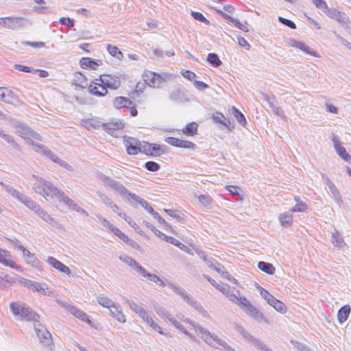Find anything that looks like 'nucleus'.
I'll list each match as a JSON object with an SVG mask.
<instances>
[{"label": "nucleus", "mask_w": 351, "mask_h": 351, "mask_svg": "<svg viewBox=\"0 0 351 351\" xmlns=\"http://www.w3.org/2000/svg\"><path fill=\"white\" fill-rule=\"evenodd\" d=\"M151 143L147 142L140 143L139 144V149L140 152H142L147 156H152V153H151Z\"/></svg>", "instance_id": "obj_56"}, {"label": "nucleus", "mask_w": 351, "mask_h": 351, "mask_svg": "<svg viewBox=\"0 0 351 351\" xmlns=\"http://www.w3.org/2000/svg\"><path fill=\"white\" fill-rule=\"evenodd\" d=\"M101 180L107 184L109 187L119 193L121 197L123 198L126 197L129 190L126 189L123 184L104 174L101 175Z\"/></svg>", "instance_id": "obj_8"}, {"label": "nucleus", "mask_w": 351, "mask_h": 351, "mask_svg": "<svg viewBox=\"0 0 351 351\" xmlns=\"http://www.w3.org/2000/svg\"><path fill=\"white\" fill-rule=\"evenodd\" d=\"M10 308L14 316L21 321L32 322L34 324L40 319V315L34 312L27 304L20 302H13Z\"/></svg>", "instance_id": "obj_4"}, {"label": "nucleus", "mask_w": 351, "mask_h": 351, "mask_svg": "<svg viewBox=\"0 0 351 351\" xmlns=\"http://www.w3.org/2000/svg\"><path fill=\"white\" fill-rule=\"evenodd\" d=\"M47 263L55 269H58L59 271L70 276L71 274L70 269L66 265L59 261L58 259L53 256H49L47 258Z\"/></svg>", "instance_id": "obj_20"}, {"label": "nucleus", "mask_w": 351, "mask_h": 351, "mask_svg": "<svg viewBox=\"0 0 351 351\" xmlns=\"http://www.w3.org/2000/svg\"><path fill=\"white\" fill-rule=\"evenodd\" d=\"M226 189L230 192L232 197L237 200H242L241 189L239 186L227 185Z\"/></svg>", "instance_id": "obj_41"}, {"label": "nucleus", "mask_w": 351, "mask_h": 351, "mask_svg": "<svg viewBox=\"0 0 351 351\" xmlns=\"http://www.w3.org/2000/svg\"><path fill=\"white\" fill-rule=\"evenodd\" d=\"M69 311L72 315L82 321L85 322L90 325L91 324V320L90 319L89 316L82 310L75 306H71L69 307Z\"/></svg>", "instance_id": "obj_31"}, {"label": "nucleus", "mask_w": 351, "mask_h": 351, "mask_svg": "<svg viewBox=\"0 0 351 351\" xmlns=\"http://www.w3.org/2000/svg\"><path fill=\"white\" fill-rule=\"evenodd\" d=\"M109 309L110 315L120 323L125 322V317L122 312L121 306L114 303Z\"/></svg>", "instance_id": "obj_24"}, {"label": "nucleus", "mask_w": 351, "mask_h": 351, "mask_svg": "<svg viewBox=\"0 0 351 351\" xmlns=\"http://www.w3.org/2000/svg\"><path fill=\"white\" fill-rule=\"evenodd\" d=\"M19 249L23 252V256L27 263L32 264L34 266L36 265L38 261L33 254L23 245H19Z\"/></svg>", "instance_id": "obj_34"}, {"label": "nucleus", "mask_w": 351, "mask_h": 351, "mask_svg": "<svg viewBox=\"0 0 351 351\" xmlns=\"http://www.w3.org/2000/svg\"><path fill=\"white\" fill-rule=\"evenodd\" d=\"M331 242L335 247L339 248H343L346 245L343 238L337 230L332 232Z\"/></svg>", "instance_id": "obj_38"}, {"label": "nucleus", "mask_w": 351, "mask_h": 351, "mask_svg": "<svg viewBox=\"0 0 351 351\" xmlns=\"http://www.w3.org/2000/svg\"><path fill=\"white\" fill-rule=\"evenodd\" d=\"M112 233L114 234H115L117 237H118L120 239H121L125 243H126V242L130 241V238L117 228H114L112 230Z\"/></svg>", "instance_id": "obj_60"}, {"label": "nucleus", "mask_w": 351, "mask_h": 351, "mask_svg": "<svg viewBox=\"0 0 351 351\" xmlns=\"http://www.w3.org/2000/svg\"><path fill=\"white\" fill-rule=\"evenodd\" d=\"M34 328L40 342L45 346H50L52 343L51 335L45 326L38 320L34 324Z\"/></svg>", "instance_id": "obj_6"}, {"label": "nucleus", "mask_w": 351, "mask_h": 351, "mask_svg": "<svg viewBox=\"0 0 351 351\" xmlns=\"http://www.w3.org/2000/svg\"><path fill=\"white\" fill-rule=\"evenodd\" d=\"M191 16L194 19L202 22L206 25L210 23L209 21L201 12L192 11Z\"/></svg>", "instance_id": "obj_58"}, {"label": "nucleus", "mask_w": 351, "mask_h": 351, "mask_svg": "<svg viewBox=\"0 0 351 351\" xmlns=\"http://www.w3.org/2000/svg\"><path fill=\"white\" fill-rule=\"evenodd\" d=\"M183 322L191 325L195 332H198L201 335V338L210 346L222 350L236 351L234 348L229 346L225 341L211 333L209 330L202 327L198 324L192 322L188 318L184 319Z\"/></svg>", "instance_id": "obj_2"}, {"label": "nucleus", "mask_w": 351, "mask_h": 351, "mask_svg": "<svg viewBox=\"0 0 351 351\" xmlns=\"http://www.w3.org/2000/svg\"><path fill=\"white\" fill-rule=\"evenodd\" d=\"M101 180L107 184L109 187L119 193L121 197L123 198L126 197L129 190L126 189L123 184L104 174L101 175Z\"/></svg>", "instance_id": "obj_10"}, {"label": "nucleus", "mask_w": 351, "mask_h": 351, "mask_svg": "<svg viewBox=\"0 0 351 351\" xmlns=\"http://www.w3.org/2000/svg\"><path fill=\"white\" fill-rule=\"evenodd\" d=\"M278 21L282 24H283L284 25H285L287 27H289L291 29H296V25L295 24V23L293 21H291L290 19L284 18L282 16H279L278 17Z\"/></svg>", "instance_id": "obj_59"}, {"label": "nucleus", "mask_w": 351, "mask_h": 351, "mask_svg": "<svg viewBox=\"0 0 351 351\" xmlns=\"http://www.w3.org/2000/svg\"><path fill=\"white\" fill-rule=\"evenodd\" d=\"M330 140L333 143V147L337 155L344 161L351 163V155H350L346 148L342 145L339 137L332 133L330 136Z\"/></svg>", "instance_id": "obj_7"}, {"label": "nucleus", "mask_w": 351, "mask_h": 351, "mask_svg": "<svg viewBox=\"0 0 351 351\" xmlns=\"http://www.w3.org/2000/svg\"><path fill=\"white\" fill-rule=\"evenodd\" d=\"M34 291H36L46 295H50V294L51 293V291L49 290V288L45 284H40L38 282L37 283Z\"/></svg>", "instance_id": "obj_55"}, {"label": "nucleus", "mask_w": 351, "mask_h": 351, "mask_svg": "<svg viewBox=\"0 0 351 351\" xmlns=\"http://www.w3.org/2000/svg\"><path fill=\"white\" fill-rule=\"evenodd\" d=\"M239 306L247 315L252 317L256 321H263L265 322H267L264 315L257 308L252 305L245 297H243V302Z\"/></svg>", "instance_id": "obj_5"}, {"label": "nucleus", "mask_w": 351, "mask_h": 351, "mask_svg": "<svg viewBox=\"0 0 351 351\" xmlns=\"http://www.w3.org/2000/svg\"><path fill=\"white\" fill-rule=\"evenodd\" d=\"M119 259L122 261L124 263L134 268V266L136 265L137 262L130 256H120Z\"/></svg>", "instance_id": "obj_63"}, {"label": "nucleus", "mask_w": 351, "mask_h": 351, "mask_svg": "<svg viewBox=\"0 0 351 351\" xmlns=\"http://www.w3.org/2000/svg\"><path fill=\"white\" fill-rule=\"evenodd\" d=\"M287 44L292 47L300 49L307 54H312L308 47H307L304 43L302 42L298 41L293 38H289Z\"/></svg>", "instance_id": "obj_36"}, {"label": "nucleus", "mask_w": 351, "mask_h": 351, "mask_svg": "<svg viewBox=\"0 0 351 351\" xmlns=\"http://www.w3.org/2000/svg\"><path fill=\"white\" fill-rule=\"evenodd\" d=\"M257 267L261 271L269 275L274 274L276 271L275 267L271 263L265 261H259Z\"/></svg>", "instance_id": "obj_37"}, {"label": "nucleus", "mask_w": 351, "mask_h": 351, "mask_svg": "<svg viewBox=\"0 0 351 351\" xmlns=\"http://www.w3.org/2000/svg\"><path fill=\"white\" fill-rule=\"evenodd\" d=\"M219 291L226 295V296L232 302L237 304L238 306L241 305L243 302V298L244 296H240L234 293L233 291L230 289V287L228 285V287L219 288Z\"/></svg>", "instance_id": "obj_17"}, {"label": "nucleus", "mask_w": 351, "mask_h": 351, "mask_svg": "<svg viewBox=\"0 0 351 351\" xmlns=\"http://www.w3.org/2000/svg\"><path fill=\"white\" fill-rule=\"evenodd\" d=\"M351 311L350 305L346 304L341 307L337 313V319L340 324L344 323L348 318Z\"/></svg>", "instance_id": "obj_33"}, {"label": "nucleus", "mask_w": 351, "mask_h": 351, "mask_svg": "<svg viewBox=\"0 0 351 351\" xmlns=\"http://www.w3.org/2000/svg\"><path fill=\"white\" fill-rule=\"evenodd\" d=\"M169 99L175 103H185L189 101L184 92L180 88H177L171 92L169 95Z\"/></svg>", "instance_id": "obj_22"}, {"label": "nucleus", "mask_w": 351, "mask_h": 351, "mask_svg": "<svg viewBox=\"0 0 351 351\" xmlns=\"http://www.w3.org/2000/svg\"><path fill=\"white\" fill-rule=\"evenodd\" d=\"M326 14L328 17L337 21L341 26L346 28L348 27L350 19L346 13L335 8H328Z\"/></svg>", "instance_id": "obj_12"}, {"label": "nucleus", "mask_w": 351, "mask_h": 351, "mask_svg": "<svg viewBox=\"0 0 351 351\" xmlns=\"http://www.w3.org/2000/svg\"><path fill=\"white\" fill-rule=\"evenodd\" d=\"M58 201L60 203H62L64 205L68 206L69 208H73L76 212H78L86 217L88 216V213L84 208H82L80 206L77 205L73 200L70 199L64 193H63L62 195H60V198Z\"/></svg>", "instance_id": "obj_15"}, {"label": "nucleus", "mask_w": 351, "mask_h": 351, "mask_svg": "<svg viewBox=\"0 0 351 351\" xmlns=\"http://www.w3.org/2000/svg\"><path fill=\"white\" fill-rule=\"evenodd\" d=\"M32 178L36 180L33 185V189L36 193L41 195L47 201H50L51 198L53 197L56 198L58 201L60 199V195L63 194V191L39 176L32 175Z\"/></svg>", "instance_id": "obj_3"}, {"label": "nucleus", "mask_w": 351, "mask_h": 351, "mask_svg": "<svg viewBox=\"0 0 351 351\" xmlns=\"http://www.w3.org/2000/svg\"><path fill=\"white\" fill-rule=\"evenodd\" d=\"M295 200L298 202L296 205L290 209L291 213H296V212H304L307 208V205L302 202H299V197H295Z\"/></svg>", "instance_id": "obj_51"}, {"label": "nucleus", "mask_w": 351, "mask_h": 351, "mask_svg": "<svg viewBox=\"0 0 351 351\" xmlns=\"http://www.w3.org/2000/svg\"><path fill=\"white\" fill-rule=\"evenodd\" d=\"M123 123L119 120L112 121L108 123H104L103 129L108 134H113L115 130L123 128Z\"/></svg>", "instance_id": "obj_28"}, {"label": "nucleus", "mask_w": 351, "mask_h": 351, "mask_svg": "<svg viewBox=\"0 0 351 351\" xmlns=\"http://www.w3.org/2000/svg\"><path fill=\"white\" fill-rule=\"evenodd\" d=\"M14 280L8 274L0 275V289H4L8 288Z\"/></svg>", "instance_id": "obj_46"}, {"label": "nucleus", "mask_w": 351, "mask_h": 351, "mask_svg": "<svg viewBox=\"0 0 351 351\" xmlns=\"http://www.w3.org/2000/svg\"><path fill=\"white\" fill-rule=\"evenodd\" d=\"M293 217L291 213H283L279 215L278 220L282 226L284 228H289L293 223Z\"/></svg>", "instance_id": "obj_35"}, {"label": "nucleus", "mask_w": 351, "mask_h": 351, "mask_svg": "<svg viewBox=\"0 0 351 351\" xmlns=\"http://www.w3.org/2000/svg\"><path fill=\"white\" fill-rule=\"evenodd\" d=\"M154 310L156 313L161 317L165 322H169L171 325L177 329H183V326L177 321L173 315L164 307L156 304L154 305Z\"/></svg>", "instance_id": "obj_11"}, {"label": "nucleus", "mask_w": 351, "mask_h": 351, "mask_svg": "<svg viewBox=\"0 0 351 351\" xmlns=\"http://www.w3.org/2000/svg\"><path fill=\"white\" fill-rule=\"evenodd\" d=\"M101 180L107 184L109 187L119 193L121 197L123 198L126 197L129 190L126 189L123 184L104 174L101 175Z\"/></svg>", "instance_id": "obj_9"}, {"label": "nucleus", "mask_w": 351, "mask_h": 351, "mask_svg": "<svg viewBox=\"0 0 351 351\" xmlns=\"http://www.w3.org/2000/svg\"><path fill=\"white\" fill-rule=\"evenodd\" d=\"M0 99L10 104H13L17 98L14 92L5 87H0Z\"/></svg>", "instance_id": "obj_18"}, {"label": "nucleus", "mask_w": 351, "mask_h": 351, "mask_svg": "<svg viewBox=\"0 0 351 351\" xmlns=\"http://www.w3.org/2000/svg\"><path fill=\"white\" fill-rule=\"evenodd\" d=\"M82 125L88 130H98L103 128L104 122L99 119H87L82 121Z\"/></svg>", "instance_id": "obj_25"}, {"label": "nucleus", "mask_w": 351, "mask_h": 351, "mask_svg": "<svg viewBox=\"0 0 351 351\" xmlns=\"http://www.w3.org/2000/svg\"><path fill=\"white\" fill-rule=\"evenodd\" d=\"M167 75L165 77L154 72L148 71L144 75L145 82L151 87L159 88L166 80Z\"/></svg>", "instance_id": "obj_13"}, {"label": "nucleus", "mask_w": 351, "mask_h": 351, "mask_svg": "<svg viewBox=\"0 0 351 351\" xmlns=\"http://www.w3.org/2000/svg\"><path fill=\"white\" fill-rule=\"evenodd\" d=\"M124 199L131 204L134 202L138 204H141V203L145 204V200L144 199L129 191L128 193H127L126 197H124Z\"/></svg>", "instance_id": "obj_44"}, {"label": "nucleus", "mask_w": 351, "mask_h": 351, "mask_svg": "<svg viewBox=\"0 0 351 351\" xmlns=\"http://www.w3.org/2000/svg\"><path fill=\"white\" fill-rule=\"evenodd\" d=\"M144 167L149 171L156 172L160 169V166L154 161H148L145 163Z\"/></svg>", "instance_id": "obj_54"}, {"label": "nucleus", "mask_w": 351, "mask_h": 351, "mask_svg": "<svg viewBox=\"0 0 351 351\" xmlns=\"http://www.w3.org/2000/svg\"><path fill=\"white\" fill-rule=\"evenodd\" d=\"M141 142L135 138L128 137L125 140V146L126 147L127 153L129 155H136L140 152L139 144Z\"/></svg>", "instance_id": "obj_16"}, {"label": "nucleus", "mask_w": 351, "mask_h": 351, "mask_svg": "<svg viewBox=\"0 0 351 351\" xmlns=\"http://www.w3.org/2000/svg\"><path fill=\"white\" fill-rule=\"evenodd\" d=\"M232 114L235 117L237 121L243 126L247 123L244 114L235 106H232L231 109Z\"/></svg>", "instance_id": "obj_42"}, {"label": "nucleus", "mask_w": 351, "mask_h": 351, "mask_svg": "<svg viewBox=\"0 0 351 351\" xmlns=\"http://www.w3.org/2000/svg\"><path fill=\"white\" fill-rule=\"evenodd\" d=\"M113 105L117 108H128L134 106V102L125 97H117L113 101Z\"/></svg>", "instance_id": "obj_32"}, {"label": "nucleus", "mask_w": 351, "mask_h": 351, "mask_svg": "<svg viewBox=\"0 0 351 351\" xmlns=\"http://www.w3.org/2000/svg\"><path fill=\"white\" fill-rule=\"evenodd\" d=\"M167 242L179 247L180 250H183L185 252L190 253V248L187 245L181 243L180 241L175 239L173 237L169 236V238H167Z\"/></svg>", "instance_id": "obj_45"}, {"label": "nucleus", "mask_w": 351, "mask_h": 351, "mask_svg": "<svg viewBox=\"0 0 351 351\" xmlns=\"http://www.w3.org/2000/svg\"><path fill=\"white\" fill-rule=\"evenodd\" d=\"M16 127L17 132L23 138L29 137L32 132V130L24 123H19Z\"/></svg>", "instance_id": "obj_40"}, {"label": "nucleus", "mask_w": 351, "mask_h": 351, "mask_svg": "<svg viewBox=\"0 0 351 351\" xmlns=\"http://www.w3.org/2000/svg\"><path fill=\"white\" fill-rule=\"evenodd\" d=\"M22 203L24 204L29 209L34 212L35 214L37 213V211L39 210L40 208L36 202L27 196H26V199L23 200Z\"/></svg>", "instance_id": "obj_47"}, {"label": "nucleus", "mask_w": 351, "mask_h": 351, "mask_svg": "<svg viewBox=\"0 0 351 351\" xmlns=\"http://www.w3.org/2000/svg\"><path fill=\"white\" fill-rule=\"evenodd\" d=\"M36 215L46 222L50 223H53L56 222V220L45 210H44L41 207L40 208L39 210L37 211V213Z\"/></svg>", "instance_id": "obj_48"}, {"label": "nucleus", "mask_w": 351, "mask_h": 351, "mask_svg": "<svg viewBox=\"0 0 351 351\" xmlns=\"http://www.w3.org/2000/svg\"><path fill=\"white\" fill-rule=\"evenodd\" d=\"M10 255L9 254L8 252L0 249V262L5 266H8L11 268H14L18 271H22L21 266L16 265L15 263V262H14L13 261L7 259V257H10Z\"/></svg>", "instance_id": "obj_23"}, {"label": "nucleus", "mask_w": 351, "mask_h": 351, "mask_svg": "<svg viewBox=\"0 0 351 351\" xmlns=\"http://www.w3.org/2000/svg\"><path fill=\"white\" fill-rule=\"evenodd\" d=\"M97 302L104 307L110 308L114 302L107 297L99 295L97 297Z\"/></svg>", "instance_id": "obj_50"}, {"label": "nucleus", "mask_w": 351, "mask_h": 351, "mask_svg": "<svg viewBox=\"0 0 351 351\" xmlns=\"http://www.w3.org/2000/svg\"><path fill=\"white\" fill-rule=\"evenodd\" d=\"M121 86L119 77L112 75H100L89 85V93L97 97H104L108 93V88L117 90Z\"/></svg>", "instance_id": "obj_1"}, {"label": "nucleus", "mask_w": 351, "mask_h": 351, "mask_svg": "<svg viewBox=\"0 0 351 351\" xmlns=\"http://www.w3.org/2000/svg\"><path fill=\"white\" fill-rule=\"evenodd\" d=\"M265 99L267 100L269 107L271 108L272 111L278 116H282L284 114V112L282 109L277 106H276L274 102L267 97L265 96Z\"/></svg>", "instance_id": "obj_53"}, {"label": "nucleus", "mask_w": 351, "mask_h": 351, "mask_svg": "<svg viewBox=\"0 0 351 351\" xmlns=\"http://www.w3.org/2000/svg\"><path fill=\"white\" fill-rule=\"evenodd\" d=\"M107 50L112 56L117 58L119 60L123 58L122 52L116 46L108 44L107 45Z\"/></svg>", "instance_id": "obj_49"}, {"label": "nucleus", "mask_w": 351, "mask_h": 351, "mask_svg": "<svg viewBox=\"0 0 351 351\" xmlns=\"http://www.w3.org/2000/svg\"><path fill=\"white\" fill-rule=\"evenodd\" d=\"M165 141L176 147L187 148L194 149L196 147L195 144L188 141L182 140L178 138L168 136L165 138Z\"/></svg>", "instance_id": "obj_14"}, {"label": "nucleus", "mask_w": 351, "mask_h": 351, "mask_svg": "<svg viewBox=\"0 0 351 351\" xmlns=\"http://www.w3.org/2000/svg\"><path fill=\"white\" fill-rule=\"evenodd\" d=\"M147 278L151 282H153L156 284H158L160 285V287H164L166 285H167V280L164 281V280H161L158 276H157L156 275H155L154 274L149 273V274L148 275Z\"/></svg>", "instance_id": "obj_52"}, {"label": "nucleus", "mask_w": 351, "mask_h": 351, "mask_svg": "<svg viewBox=\"0 0 351 351\" xmlns=\"http://www.w3.org/2000/svg\"><path fill=\"white\" fill-rule=\"evenodd\" d=\"M97 217L99 219L102 226L106 228H108L112 232V230L114 228H116L115 226H114L112 223H110L108 220L104 218L101 215H97Z\"/></svg>", "instance_id": "obj_61"}, {"label": "nucleus", "mask_w": 351, "mask_h": 351, "mask_svg": "<svg viewBox=\"0 0 351 351\" xmlns=\"http://www.w3.org/2000/svg\"><path fill=\"white\" fill-rule=\"evenodd\" d=\"M8 28L15 29L26 25L27 20L23 17H8Z\"/></svg>", "instance_id": "obj_27"}, {"label": "nucleus", "mask_w": 351, "mask_h": 351, "mask_svg": "<svg viewBox=\"0 0 351 351\" xmlns=\"http://www.w3.org/2000/svg\"><path fill=\"white\" fill-rule=\"evenodd\" d=\"M59 22L63 25H65L67 27H73L75 25L74 23V20L73 19H71L69 17H61L60 19H59Z\"/></svg>", "instance_id": "obj_64"}, {"label": "nucleus", "mask_w": 351, "mask_h": 351, "mask_svg": "<svg viewBox=\"0 0 351 351\" xmlns=\"http://www.w3.org/2000/svg\"><path fill=\"white\" fill-rule=\"evenodd\" d=\"M134 269L140 276L147 278L148 275L149 274V272H148L143 266H141L138 262L136 265L134 266Z\"/></svg>", "instance_id": "obj_62"}, {"label": "nucleus", "mask_w": 351, "mask_h": 351, "mask_svg": "<svg viewBox=\"0 0 351 351\" xmlns=\"http://www.w3.org/2000/svg\"><path fill=\"white\" fill-rule=\"evenodd\" d=\"M186 302L191 305L197 311H198L203 317L206 318L209 317V313H208V311L206 309H204L202 304L195 299H194L192 296H191L189 298V300H188Z\"/></svg>", "instance_id": "obj_29"}, {"label": "nucleus", "mask_w": 351, "mask_h": 351, "mask_svg": "<svg viewBox=\"0 0 351 351\" xmlns=\"http://www.w3.org/2000/svg\"><path fill=\"white\" fill-rule=\"evenodd\" d=\"M167 286L176 294L180 295L184 302H186L188 300H189V298L191 295H189L182 287L177 286L168 280H167Z\"/></svg>", "instance_id": "obj_30"}, {"label": "nucleus", "mask_w": 351, "mask_h": 351, "mask_svg": "<svg viewBox=\"0 0 351 351\" xmlns=\"http://www.w3.org/2000/svg\"><path fill=\"white\" fill-rule=\"evenodd\" d=\"M0 184L9 194H10L14 198L17 199L21 202H23V200L26 199V195L24 193H20L19 191L14 189L12 186L6 184L3 182H1Z\"/></svg>", "instance_id": "obj_26"}, {"label": "nucleus", "mask_w": 351, "mask_h": 351, "mask_svg": "<svg viewBox=\"0 0 351 351\" xmlns=\"http://www.w3.org/2000/svg\"><path fill=\"white\" fill-rule=\"evenodd\" d=\"M80 64L83 69L96 70L102 64V62L99 60H95L90 58H82L80 60Z\"/></svg>", "instance_id": "obj_21"}, {"label": "nucleus", "mask_w": 351, "mask_h": 351, "mask_svg": "<svg viewBox=\"0 0 351 351\" xmlns=\"http://www.w3.org/2000/svg\"><path fill=\"white\" fill-rule=\"evenodd\" d=\"M32 145L34 146L35 152L40 153L46 156H47V152H51V150L43 145L34 143L33 142H32Z\"/></svg>", "instance_id": "obj_57"}, {"label": "nucleus", "mask_w": 351, "mask_h": 351, "mask_svg": "<svg viewBox=\"0 0 351 351\" xmlns=\"http://www.w3.org/2000/svg\"><path fill=\"white\" fill-rule=\"evenodd\" d=\"M198 125L195 122L188 123L182 130L186 136H193L197 134Z\"/></svg>", "instance_id": "obj_39"}, {"label": "nucleus", "mask_w": 351, "mask_h": 351, "mask_svg": "<svg viewBox=\"0 0 351 351\" xmlns=\"http://www.w3.org/2000/svg\"><path fill=\"white\" fill-rule=\"evenodd\" d=\"M206 60L210 65L215 68L219 67L222 64L221 61L219 58V56L215 53H208L207 56Z\"/></svg>", "instance_id": "obj_43"}, {"label": "nucleus", "mask_w": 351, "mask_h": 351, "mask_svg": "<svg viewBox=\"0 0 351 351\" xmlns=\"http://www.w3.org/2000/svg\"><path fill=\"white\" fill-rule=\"evenodd\" d=\"M235 330L237 332H239L241 335L246 340L249 342L253 343L256 348L260 346L261 341L252 335L249 332H247L242 326L236 325Z\"/></svg>", "instance_id": "obj_19"}]
</instances>
